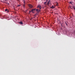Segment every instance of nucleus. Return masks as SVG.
Returning a JSON list of instances; mask_svg holds the SVG:
<instances>
[{"label":"nucleus","mask_w":75,"mask_h":75,"mask_svg":"<svg viewBox=\"0 0 75 75\" xmlns=\"http://www.w3.org/2000/svg\"><path fill=\"white\" fill-rule=\"evenodd\" d=\"M37 8H40V9H41V5H39L37 6Z\"/></svg>","instance_id":"nucleus-1"},{"label":"nucleus","mask_w":75,"mask_h":75,"mask_svg":"<svg viewBox=\"0 0 75 75\" xmlns=\"http://www.w3.org/2000/svg\"><path fill=\"white\" fill-rule=\"evenodd\" d=\"M29 7L30 8H33V5L31 4H29Z\"/></svg>","instance_id":"nucleus-2"},{"label":"nucleus","mask_w":75,"mask_h":75,"mask_svg":"<svg viewBox=\"0 0 75 75\" xmlns=\"http://www.w3.org/2000/svg\"><path fill=\"white\" fill-rule=\"evenodd\" d=\"M55 6H52V7H50L51 8H55Z\"/></svg>","instance_id":"nucleus-3"},{"label":"nucleus","mask_w":75,"mask_h":75,"mask_svg":"<svg viewBox=\"0 0 75 75\" xmlns=\"http://www.w3.org/2000/svg\"><path fill=\"white\" fill-rule=\"evenodd\" d=\"M36 11L38 13L40 12V10H38V9H36Z\"/></svg>","instance_id":"nucleus-4"},{"label":"nucleus","mask_w":75,"mask_h":75,"mask_svg":"<svg viewBox=\"0 0 75 75\" xmlns=\"http://www.w3.org/2000/svg\"><path fill=\"white\" fill-rule=\"evenodd\" d=\"M5 11H6L7 13H8V10H7V9H5Z\"/></svg>","instance_id":"nucleus-5"},{"label":"nucleus","mask_w":75,"mask_h":75,"mask_svg":"<svg viewBox=\"0 0 75 75\" xmlns=\"http://www.w3.org/2000/svg\"><path fill=\"white\" fill-rule=\"evenodd\" d=\"M20 24H23V22L21 21L19 23Z\"/></svg>","instance_id":"nucleus-6"},{"label":"nucleus","mask_w":75,"mask_h":75,"mask_svg":"<svg viewBox=\"0 0 75 75\" xmlns=\"http://www.w3.org/2000/svg\"><path fill=\"white\" fill-rule=\"evenodd\" d=\"M49 3H50V2H48L47 5H48V6H49Z\"/></svg>","instance_id":"nucleus-7"},{"label":"nucleus","mask_w":75,"mask_h":75,"mask_svg":"<svg viewBox=\"0 0 75 75\" xmlns=\"http://www.w3.org/2000/svg\"><path fill=\"white\" fill-rule=\"evenodd\" d=\"M47 3V2H45L44 3V4L45 5H46V4Z\"/></svg>","instance_id":"nucleus-8"},{"label":"nucleus","mask_w":75,"mask_h":75,"mask_svg":"<svg viewBox=\"0 0 75 75\" xmlns=\"http://www.w3.org/2000/svg\"><path fill=\"white\" fill-rule=\"evenodd\" d=\"M56 6H58V3H57L56 5Z\"/></svg>","instance_id":"nucleus-9"},{"label":"nucleus","mask_w":75,"mask_h":75,"mask_svg":"<svg viewBox=\"0 0 75 75\" xmlns=\"http://www.w3.org/2000/svg\"><path fill=\"white\" fill-rule=\"evenodd\" d=\"M21 5H18L17 6V7H19V6H21Z\"/></svg>","instance_id":"nucleus-10"},{"label":"nucleus","mask_w":75,"mask_h":75,"mask_svg":"<svg viewBox=\"0 0 75 75\" xmlns=\"http://www.w3.org/2000/svg\"><path fill=\"white\" fill-rule=\"evenodd\" d=\"M23 7H25V4H24L23 6Z\"/></svg>","instance_id":"nucleus-11"},{"label":"nucleus","mask_w":75,"mask_h":75,"mask_svg":"<svg viewBox=\"0 0 75 75\" xmlns=\"http://www.w3.org/2000/svg\"><path fill=\"white\" fill-rule=\"evenodd\" d=\"M73 8L74 9V10H75V8L74 6L73 7Z\"/></svg>","instance_id":"nucleus-12"},{"label":"nucleus","mask_w":75,"mask_h":75,"mask_svg":"<svg viewBox=\"0 0 75 75\" xmlns=\"http://www.w3.org/2000/svg\"><path fill=\"white\" fill-rule=\"evenodd\" d=\"M35 9H33V11H35Z\"/></svg>","instance_id":"nucleus-13"},{"label":"nucleus","mask_w":75,"mask_h":75,"mask_svg":"<svg viewBox=\"0 0 75 75\" xmlns=\"http://www.w3.org/2000/svg\"><path fill=\"white\" fill-rule=\"evenodd\" d=\"M23 3H24V4L25 3V1L24 0V1H23Z\"/></svg>","instance_id":"nucleus-14"},{"label":"nucleus","mask_w":75,"mask_h":75,"mask_svg":"<svg viewBox=\"0 0 75 75\" xmlns=\"http://www.w3.org/2000/svg\"><path fill=\"white\" fill-rule=\"evenodd\" d=\"M33 11H33V9H32V10H31V11L32 12H33Z\"/></svg>","instance_id":"nucleus-15"},{"label":"nucleus","mask_w":75,"mask_h":75,"mask_svg":"<svg viewBox=\"0 0 75 75\" xmlns=\"http://www.w3.org/2000/svg\"><path fill=\"white\" fill-rule=\"evenodd\" d=\"M37 14H35V16H37Z\"/></svg>","instance_id":"nucleus-16"},{"label":"nucleus","mask_w":75,"mask_h":75,"mask_svg":"<svg viewBox=\"0 0 75 75\" xmlns=\"http://www.w3.org/2000/svg\"><path fill=\"white\" fill-rule=\"evenodd\" d=\"M70 4H72V2H70Z\"/></svg>","instance_id":"nucleus-17"},{"label":"nucleus","mask_w":75,"mask_h":75,"mask_svg":"<svg viewBox=\"0 0 75 75\" xmlns=\"http://www.w3.org/2000/svg\"><path fill=\"white\" fill-rule=\"evenodd\" d=\"M31 11H29V13H31Z\"/></svg>","instance_id":"nucleus-18"},{"label":"nucleus","mask_w":75,"mask_h":75,"mask_svg":"<svg viewBox=\"0 0 75 75\" xmlns=\"http://www.w3.org/2000/svg\"><path fill=\"white\" fill-rule=\"evenodd\" d=\"M7 4H8V5H9V4H9V3H7Z\"/></svg>","instance_id":"nucleus-19"},{"label":"nucleus","mask_w":75,"mask_h":75,"mask_svg":"<svg viewBox=\"0 0 75 75\" xmlns=\"http://www.w3.org/2000/svg\"><path fill=\"white\" fill-rule=\"evenodd\" d=\"M48 2H49V3L50 2V0H49L48 1Z\"/></svg>","instance_id":"nucleus-20"},{"label":"nucleus","mask_w":75,"mask_h":75,"mask_svg":"<svg viewBox=\"0 0 75 75\" xmlns=\"http://www.w3.org/2000/svg\"><path fill=\"white\" fill-rule=\"evenodd\" d=\"M66 24L67 25H67V23H66Z\"/></svg>","instance_id":"nucleus-21"},{"label":"nucleus","mask_w":75,"mask_h":75,"mask_svg":"<svg viewBox=\"0 0 75 75\" xmlns=\"http://www.w3.org/2000/svg\"><path fill=\"white\" fill-rule=\"evenodd\" d=\"M45 2H46V3H47V1H46Z\"/></svg>","instance_id":"nucleus-22"},{"label":"nucleus","mask_w":75,"mask_h":75,"mask_svg":"<svg viewBox=\"0 0 75 75\" xmlns=\"http://www.w3.org/2000/svg\"><path fill=\"white\" fill-rule=\"evenodd\" d=\"M48 1V0H46V1Z\"/></svg>","instance_id":"nucleus-23"},{"label":"nucleus","mask_w":75,"mask_h":75,"mask_svg":"<svg viewBox=\"0 0 75 75\" xmlns=\"http://www.w3.org/2000/svg\"><path fill=\"white\" fill-rule=\"evenodd\" d=\"M70 8H71L72 9V8H71V7H70Z\"/></svg>","instance_id":"nucleus-24"}]
</instances>
